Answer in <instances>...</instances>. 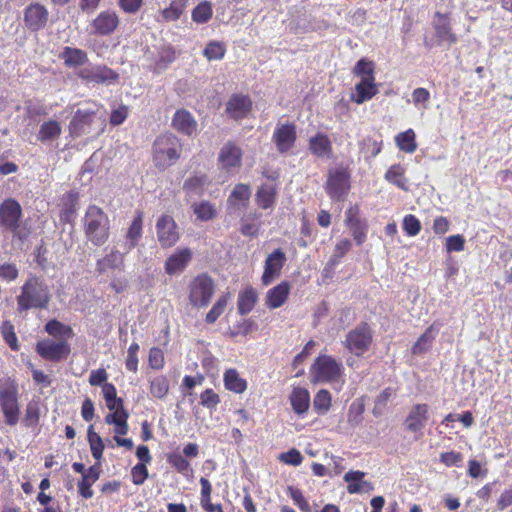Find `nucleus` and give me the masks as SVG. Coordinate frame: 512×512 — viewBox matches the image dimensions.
<instances>
[{"instance_id": "30", "label": "nucleus", "mask_w": 512, "mask_h": 512, "mask_svg": "<svg viewBox=\"0 0 512 512\" xmlns=\"http://www.w3.org/2000/svg\"><path fill=\"white\" fill-rule=\"evenodd\" d=\"M251 197V188L248 184H236L227 199L229 209L233 211L246 207Z\"/></svg>"}, {"instance_id": "23", "label": "nucleus", "mask_w": 512, "mask_h": 512, "mask_svg": "<svg viewBox=\"0 0 512 512\" xmlns=\"http://www.w3.org/2000/svg\"><path fill=\"white\" fill-rule=\"evenodd\" d=\"M242 157V149L235 142L228 141L219 152L218 162L222 169L230 171L241 166Z\"/></svg>"}, {"instance_id": "55", "label": "nucleus", "mask_w": 512, "mask_h": 512, "mask_svg": "<svg viewBox=\"0 0 512 512\" xmlns=\"http://www.w3.org/2000/svg\"><path fill=\"white\" fill-rule=\"evenodd\" d=\"M213 10L211 3L208 1L200 2L193 10H192V20L198 24L207 23L212 18Z\"/></svg>"}, {"instance_id": "33", "label": "nucleus", "mask_w": 512, "mask_h": 512, "mask_svg": "<svg viewBox=\"0 0 512 512\" xmlns=\"http://www.w3.org/2000/svg\"><path fill=\"white\" fill-rule=\"evenodd\" d=\"M308 146L310 152L319 158H329L333 151L331 140L326 134L321 132L309 138Z\"/></svg>"}, {"instance_id": "40", "label": "nucleus", "mask_w": 512, "mask_h": 512, "mask_svg": "<svg viewBox=\"0 0 512 512\" xmlns=\"http://www.w3.org/2000/svg\"><path fill=\"white\" fill-rule=\"evenodd\" d=\"M62 133L61 124L54 119L44 121L39 128L37 133V139L41 143H47L49 141L56 140Z\"/></svg>"}, {"instance_id": "59", "label": "nucleus", "mask_w": 512, "mask_h": 512, "mask_svg": "<svg viewBox=\"0 0 512 512\" xmlns=\"http://www.w3.org/2000/svg\"><path fill=\"white\" fill-rule=\"evenodd\" d=\"M463 454L458 451H447L442 452L439 456V461L445 466V467H461L463 463Z\"/></svg>"}, {"instance_id": "45", "label": "nucleus", "mask_w": 512, "mask_h": 512, "mask_svg": "<svg viewBox=\"0 0 512 512\" xmlns=\"http://www.w3.org/2000/svg\"><path fill=\"white\" fill-rule=\"evenodd\" d=\"M45 331L53 337H59L61 340L67 341L74 336L72 328L62 322L52 319L45 324Z\"/></svg>"}, {"instance_id": "25", "label": "nucleus", "mask_w": 512, "mask_h": 512, "mask_svg": "<svg viewBox=\"0 0 512 512\" xmlns=\"http://www.w3.org/2000/svg\"><path fill=\"white\" fill-rule=\"evenodd\" d=\"M290 291L291 284L287 280L280 282L267 291L265 296V305L269 309L280 308L288 300Z\"/></svg>"}, {"instance_id": "29", "label": "nucleus", "mask_w": 512, "mask_h": 512, "mask_svg": "<svg viewBox=\"0 0 512 512\" xmlns=\"http://www.w3.org/2000/svg\"><path fill=\"white\" fill-rule=\"evenodd\" d=\"M378 93L375 83V77L362 78L355 85V94L351 95V100L357 104H362L372 99Z\"/></svg>"}, {"instance_id": "7", "label": "nucleus", "mask_w": 512, "mask_h": 512, "mask_svg": "<svg viewBox=\"0 0 512 512\" xmlns=\"http://www.w3.org/2000/svg\"><path fill=\"white\" fill-rule=\"evenodd\" d=\"M373 343V331L367 322H360L356 327L350 330L343 346L357 357L363 356L368 352Z\"/></svg>"}, {"instance_id": "14", "label": "nucleus", "mask_w": 512, "mask_h": 512, "mask_svg": "<svg viewBox=\"0 0 512 512\" xmlns=\"http://www.w3.org/2000/svg\"><path fill=\"white\" fill-rule=\"evenodd\" d=\"M297 140L296 125L293 122L277 124L272 141L280 154H286L295 146Z\"/></svg>"}, {"instance_id": "5", "label": "nucleus", "mask_w": 512, "mask_h": 512, "mask_svg": "<svg viewBox=\"0 0 512 512\" xmlns=\"http://www.w3.org/2000/svg\"><path fill=\"white\" fill-rule=\"evenodd\" d=\"M324 189L333 201H343L351 189V170L349 166L341 164L329 169Z\"/></svg>"}, {"instance_id": "42", "label": "nucleus", "mask_w": 512, "mask_h": 512, "mask_svg": "<svg viewBox=\"0 0 512 512\" xmlns=\"http://www.w3.org/2000/svg\"><path fill=\"white\" fill-rule=\"evenodd\" d=\"M201 491H200V504L206 512H224L220 503L213 504L211 502L212 485L210 481L201 477L199 480Z\"/></svg>"}, {"instance_id": "17", "label": "nucleus", "mask_w": 512, "mask_h": 512, "mask_svg": "<svg viewBox=\"0 0 512 512\" xmlns=\"http://www.w3.org/2000/svg\"><path fill=\"white\" fill-rule=\"evenodd\" d=\"M286 260V254L281 248H277L272 253L268 254L264 263V271L261 276V282L264 286L270 285L281 275V271Z\"/></svg>"}, {"instance_id": "50", "label": "nucleus", "mask_w": 512, "mask_h": 512, "mask_svg": "<svg viewBox=\"0 0 512 512\" xmlns=\"http://www.w3.org/2000/svg\"><path fill=\"white\" fill-rule=\"evenodd\" d=\"M332 405L331 393L326 389H320L313 398V408L319 415L326 414Z\"/></svg>"}, {"instance_id": "6", "label": "nucleus", "mask_w": 512, "mask_h": 512, "mask_svg": "<svg viewBox=\"0 0 512 512\" xmlns=\"http://www.w3.org/2000/svg\"><path fill=\"white\" fill-rule=\"evenodd\" d=\"M215 293V282L207 273H200L188 284V300L194 308H205Z\"/></svg>"}, {"instance_id": "8", "label": "nucleus", "mask_w": 512, "mask_h": 512, "mask_svg": "<svg viewBox=\"0 0 512 512\" xmlns=\"http://www.w3.org/2000/svg\"><path fill=\"white\" fill-rule=\"evenodd\" d=\"M315 382L331 383L337 381L343 373V365L332 356L320 354L311 367Z\"/></svg>"}, {"instance_id": "22", "label": "nucleus", "mask_w": 512, "mask_h": 512, "mask_svg": "<svg viewBox=\"0 0 512 512\" xmlns=\"http://www.w3.org/2000/svg\"><path fill=\"white\" fill-rule=\"evenodd\" d=\"M96 119V112L92 110L78 109L69 122V133L72 137H80L89 133Z\"/></svg>"}, {"instance_id": "12", "label": "nucleus", "mask_w": 512, "mask_h": 512, "mask_svg": "<svg viewBox=\"0 0 512 512\" xmlns=\"http://www.w3.org/2000/svg\"><path fill=\"white\" fill-rule=\"evenodd\" d=\"M49 21V11L39 2L30 3L23 12L24 26L30 32H38L44 29Z\"/></svg>"}, {"instance_id": "58", "label": "nucleus", "mask_w": 512, "mask_h": 512, "mask_svg": "<svg viewBox=\"0 0 512 512\" xmlns=\"http://www.w3.org/2000/svg\"><path fill=\"white\" fill-rule=\"evenodd\" d=\"M287 491L294 504L297 505L302 512H311V506L299 488L288 486Z\"/></svg>"}, {"instance_id": "9", "label": "nucleus", "mask_w": 512, "mask_h": 512, "mask_svg": "<svg viewBox=\"0 0 512 512\" xmlns=\"http://www.w3.org/2000/svg\"><path fill=\"white\" fill-rule=\"evenodd\" d=\"M199 455V445L188 443L183 452L174 450L166 454V461L177 473L188 478L193 473V468L187 458H196Z\"/></svg>"}, {"instance_id": "4", "label": "nucleus", "mask_w": 512, "mask_h": 512, "mask_svg": "<svg viewBox=\"0 0 512 512\" xmlns=\"http://www.w3.org/2000/svg\"><path fill=\"white\" fill-rule=\"evenodd\" d=\"M0 408L7 425L15 426L19 422V390L17 383L11 378L0 380Z\"/></svg>"}, {"instance_id": "49", "label": "nucleus", "mask_w": 512, "mask_h": 512, "mask_svg": "<svg viewBox=\"0 0 512 512\" xmlns=\"http://www.w3.org/2000/svg\"><path fill=\"white\" fill-rule=\"evenodd\" d=\"M230 300V294L224 293L220 295L217 301L213 304L211 309L208 311L205 317V322L207 324H214L218 318L224 313L228 302Z\"/></svg>"}, {"instance_id": "20", "label": "nucleus", "mask_w": 512, "mask_h": 512, "mask_svg": "<svg viewBox=\"0 0 512 512\" xmlns=\"http://www.w3.org/2000/svg\"><path fill=\"white\" fill-rule=\"evenodd\" d=\"M429 420V406L426 403H418L412 406L408 412L404 425L407 431L421 432Z\"/></svg>"}, {"instance_id": "24", "label": "nucleus", "mask_w": 512, "mask_h": 512, "mask_svg": "<svg viewBox=\"0 0 512 512\" xmlns=\"http://www.w3.org/2000/svg\"><path fill=\"white\" fill-rule=\"evenodd\" d=\"M171 126L178 133L191 137L196 133L198 124L191 112L181 108L174 113Z\"/></svg>"}, {"instance_id": "38", "label": "nucleus", "mask_w": 512, "mask_h": 512, "mask_svg": "<svg viewBox=\"0 0 512 512\" xmlns=\"http://www.w3.org/2000/svg\"><path fill=\"white\" fill-rule=\"evenodd\" d=\"M406 169L401 164L391 165L384 174V178L387 182L395 185L397 188L408 191V179L405 176Z\"/></svg>"}, {"instance_id": "34", "label": "nucleus", "mask_w": 512, "mask_h": 512, "mask_svg": "<svg viewBox=\"0 0 512 512\" xmlns=\"http://www.w3.org/2000/svg\"><path fill=\"white\" fill-rule=\"evenodd\" d=\"M258 301V293L252 286L242 289L237 298V310L240 315L250 313Z\"/></svg>"}, {"instance_id": "54", "label": "nucleus", "mask_w": 512, "mask_h": 512, "mask_svg": "<svg viewBox=\"0 0 512 512\" xmlns=\"http://www.w3.org/2000/svg\"><path fill=\"white\" fill-rule=\"evenodd\" d=\"M0 331L5 343L10 347V349L12 351H18L20 349V345L12 322L9 320L3 321Z\"/></svg>"}, {"instance_id": "41", "label": "nucleus", "mask_w": 512, "mask_h": 512, "mask_svg": "<svg viewBox=\"0 0 512 512\" xmlns=\"http://www.w3.org/2000/svg\"><path fill=\"white\" fill-rule=\"evenodd\" d=\"M209 183L205 173L194 174L188 177L183 183V190L186 195L202 196L206 185Z\"/></svg>"}, {"instance_id": "26", "label": "nucleus", "mask_w": 512, "mask_h": 512, "mask_svg": "<svg viewBox=\"0 0 512 512\" xmlns=\"http://www.w3.org/2000/svg\"><path fill=\"white\" fill-rule=\"evenodd\" d=\"M366 473L363 471L350 470L344 475V481L347 483V492L349 494L369 493L374 490L371 482L364 480Z\"/></svg>"}, {"instance_id": "36", "label": "nucleus", "mask_w": 512, "mask_h": 512, "mask_svg": "<svg viewBox=\"0 0 512 512\" xmlns=\"http://www.w3.org/2000/svg\"><path fill=\"white\" fill-rule=\"evenodd\" d=\"M188 5V0H171L168 7L160 11L158 22H175L184 14Z\"/></svg>"}, {"instance_id": "21", "label": "nucleus", "mask_w": 512, "mask_h": 512, "mask_svg": "<svg viewBox=\"0 0 512 512\" xmlns=\"http://www.w3.org/2000/svg\"><path fill=\"white\" fill-rule=\"evenodd\" d=\"M193 257L192 250L188 247L179 248L165 261V273L173 276L184 272Z\"/></svg>"}, {"instance_id": "18", "label": "nucleus", "mask_w": 512, "mask_h": 512, "mask_svg": "<svg viewBox=\"0 0 512 512\" xmlns=\"http://www.w3.org/2000/svg\"><path fill=\"white\" fill-rule=\"evenodd\" d=\"M22 217V208L13 198L4 200L0 205V225L15 232L19 228Z\"/></svg>"}, {"instance_id": "47", "label": "nucleus", "mask_w": 512, "mask_h": 512, "mask_svg": "<svg viewBox=\"0 0 512 512\" xmlns=\"http://www.w3.org/2000/svg\"><path fill=\"white\" fill-rule=\"evenodd\" d=\"M169 388V381L165 375H157L149 380V392L154 398L163 399Z\"/></svg>"}, {"instance_id": "15", "label": "nucleus", "mask_w": 512, "mask_h": 512, "mask_svg": "<svg viewBox=\"0 0 512 512\" xmlns=\"http://www.w3.org/2000/svg\"><path fill=\"white\" fill-rule=\"evenodd\" d=\"M432 27L434 29L438 44L447 43L448 46H452L458 42L457 35L452 29L451 16L449 12L442 13L436 11L434 13Z\"/></svg>"}, {"instance_id": "16", "label": "nucleus", "mask_w": 512, "mask_h": 512, "mask_svg": "<svg viewBox=\"0 0 512 512\" xmlns=\"http://www.w3.org/2000/svg\"><path fill=\"white\" fill-rule=\"evenodd\" d=\"M119 24L120 19L115 11H101L90 23L91 34L109 36L117 30Z\"/></svg>"}, {"instance_id": "51", "label": "nucleus", "mask_w": 512, "mask_h": 512, "mask_svg": "<svg viewBox=\"0 0 512 512\" xmlns=\"http://www.w3.org/2000/svg\"><path fill=\"white\" fill-rule=\"evenodd\" d=\"M226 50L224 42L211 40L206 44L203 50V56L208 61L222 60L226 54Z\"/></svg>"}, {"instance_id": "62", "label": "nucleus", "mask_w": 512, "mask_h": 512, "mask_svg": "<svg viewBox=\"0 0 512 512\" xmlns=\"http://www.w3.org/2000/svg\"><path fill=\"white\" fill-rule=\"evenodd\" d=\"M200 403L202 406L212 410L220 403V397L212 388H207L200 394Z\"/></svg>"}, {"instance_id": "37", "label": "nucleus", "mask_w": 512, "mask_h": 512, "mask_svg": "<svg viewBox=\"0 0 512 512\" xmlns=\"http://www.w3.org/2000/svg\"><path fill=\"white\" fill-rule=\"evenodd\" d=\"M97 271L99 273H105L108 270H123L124 257L118 250H111L110 253L106 254L102 259L97 261Z\"/></svg>"}, {"instance_id": "1", "label": "nucleus", "mask_w": 512, "mask_h": 512, "mask_svg": "<svg viewBox=\"0 0 512 512\" xmlns=\"http://www.w3.org/2000/svg\"><path fill=\"white\" fill-rule=\"evenodd\" d=\"M51 299L50 290L44 279L30 274L17 296V310L19 312L30 309H46Z\"/></svg>"}, {"instance_id": "28", "label": "nucleus", "mask_w": 512, "mask_h": 512, "mask_svg": "<svg viewBox=\"0 0 512 512\" xmlns=\"http://www.w3.org/2000/svg\"><path fill=\"white\" fill-rule=\"evenodd\" d=\"M79 194L70 190L63 195L59 219L63 224H72L78 209Z\"/></svg>"}, {"instance_id": "35", "label": "nucleus", "mask_w": 512, "mask_h": 512, "mask_svg": "<svg viewBox=\"0 0 512 512\" xmlns=\"http://www.w3.org/2000/svg\"><path fill=\"white\" fill-rule=\"evenodd\" d=\"M224 387L233 393L242 394L247 390V381L235 368L227 369L223 374Z\"/></svg>"}, {"instance_id": "46", "label": "nucleus", "mask_w": 512, "mask_h": 512, "mask_svg": "<svg viewBox=\"0 0 512 512\" xmlns=\"http://www.w3.org/2000/svg\"><path fill=\"white\" fill-rule=\"evenodd\" d=\"M176 59V51L172 46L162 47L154 62L153 71L159 73L168 68Z\"/></svg>"}, {"instance_id": "11", "label": "nucleus", "mask_w": 512, "mask_h": 512, "mask_svg": "<svg viewBox=\"0 0 512 512\" xmlns=\"http://www.w3.org/2000/svg\"><path fill=\"white\" fill-rule=\"evenodd\" d=\"M77 76L90 83L112 85L119 81V74L106 65L85 67L77 72Z\"/></svg>"}, {"instance_id": "48", "label": "nucleus", "mask_w": 512, "mask_h": 512, "mask_svg": "<svg viewBox=\"0 0 512 512\" xmlns=\"http://www.w3.org/2000/svg\"><path fill=\"white\" fill-rule=\"evenodd\" d=\"M87 440L90 446L91 454L95 460L101 461L105 449L102 438L94 431L93 425H90L87 430Z\"/></svg>"}, {"instance_id": "19", "label": "nucleus", "mask_w": 512, "mask_h": 512, "mask_svg": "<svg viewBox=\"0 0 512 512\" xmlns=\"http://www.w3.org/2000/svg\"><path fill=\"white\" fill-rule=\"evenodd\" d=\"M252 106L253 102L250 96L235 93L229 97L226 103L225 112L229 118L238 121L248 116L252 110Z\"/></svg>"}, {"instance_id": "61", "label": "nucleus", "mask_w": 512, "mask_h": 512, "mask_svg": "<svg viewBox=\"0 0 512 512\" xmlns=\"http://www.w3.org/2000/svg\"><path fill=\"white\" fill-rule=\"evenodd\" d=\"M368 227L367 220L347 227L357 245H362L366 241Z\"/></svg>"}, {"instance_id": "44", "label": "nucleus", "mask_w": 512, "mask_h": 512, "mask_svg": "<svg viewBox=\"0 0 512 512\" xmlns=\"http://www.w3.org/2000/svg\"><path fill=\"white\" fill-rule=\"evenodd\" d=\"M395 142L397 147L403 152L412 154L417 150L416 135L411 128L397 134Z\"/></svg>"}, {"instance_id": "52", "label": "nucleus", "mask_w": 512, "mask_h": 512, "mask_svg": "<svg viewBox=\"0 0 512 512\" xmlns=\"http://www.w3.org/2000/svg\"><path fill=\"white\" fill-rule=\"evenodd\" d=\"M352 243L347 238H341L337 241L335 244L333 253L328 261V265L330 266H336L338 265L341 260L345 257V255L351 250Z\"/></svg>"}, {"instance_id": "39", "label": "nucleus", "mask_w": 512, "mask_h": 512, "mask_svg": "<svg viewBox=\"0 0 512 512\" xmlns=\"http://www.w3.org/2000/svg\"><path fill=\"white\" fill-rule=\"evenodd\" d=\"M437 334L438 328L435 326V324H431L413 344L411 353L413 355H420L427 352L432 347L433 341L435 340Z\"/></svg>"}, {"instance_id": "57", "label": "nucleus", "mask_w": 512, "mask_h": 512, "mask_svg": "<svg viewBox=\"0 0 512 512\" xmlns=\"http://www.w3.org/2000/svg\"><path fill=\"white\" fill-rule=\"evenodd\" d=\"M402 228L407 236L414 237L420 233L422 225L415 215L407 214L403 218Z\"/></svg>"}, {"instance_id": "31", "label": "nucleus", "mask_w": 512, "mask_h": 512, "mask_svg": "<svg viewBox=\"0 0 512 512\" xmlns=\"http://www.w3.org/2000/svg\"><path fill=\"white\" fill-rule=\"evenodd\" d=\"M59 58L63 60V63L66 67L71 69L81 67L89 60L86 51L70 46H65L62 49L61 53L59 54Z\"/></svg>"}, {"instance_id": "63", "label": "nucleus", "mask_w": 512, "mask_h": 512, "mask_svg": "<svg viewBox=\"0 0 512 512\" xmlns=\"http://www.w3.org/2000/svg\"><path fill=\"white\" fill-rule=\"evenodd\" d=\"M149 472L147 469V464L144 463H137L135 466L131 469V478L132 483L134 485L140 486L144 484V482L148 479Z\"/></svg>"}, {"instance_id": "3", "label": "nucleus", "mask_w": 512, "mask_h": 512, "mask_svg": "<svg viewBox=\"0 0 512 512\" xmlns=\"http://www.w3.org/2000/svg\"><path fill=\"white\" fill-rule=\"evenodd\" d=\"M181 140L172 133L159 135L152 146V160L159 170H166L174 165L182 153Z\"/></svg>"}, {"instance_id": "2", "label": "nucleus", "mask_w": 512, "mask_h": 512, "mask_svg": "<svg viewBox=\"0 0 512 512\" xmlns=\"http://www.w3.org/2000/svg\"><path fill=\"white\" fill-rule=\"evenodd\" d=\"M83 231L94 246L104 245L110 236V220L102 208L90 204L83 218Z\"/></svg>"}, {"instance_id": "56", "label": "nucleus", "mask_w": 512, "mask_h": 512, "mask_svg": "<svg viewBox=\"0 0 512 512\" xmlns=\"http://www.w3.org/2000/svg\"><path fill=\"white\" fill-rule=\"evenodd\" d=\"M353 73L362 78L375 77V63L366 58H361L354 66Z\"/></svg>"}, {"instance_id": "60", "label": "nucleus", "mask_w": 512, "mask_h": 512, "mask_svg": "<svg viewBox=\"0 0 512 512\" xmlns=\"http://www.w3.org/2000/svg\"><path fill=\"white\" fill-rule=\"evenodd\" d=\"M40 419V409L37 403H28L25 409L23 423L26 427H34Z\"/></svg>"}, {"instance_id": "64", "label": "nucleus", "mask_w": 512, "mask_h": 512, "mask_svg": "<svg viewBox=\"0 0 512 512\" xmlns=\"http://www.w3.org/2000/svg\"><path fill=\"white\" fill-rule=\"evenodd\" d=\"M278 459L284 464L299 466L303 461V456L298 449L292 448L287 452L281 453Z\"/></svg>"}, {"instance_id": "32", "label": "nucleus", "mask_w": 512, "mask_h": 512, "mask_svg": "<svg viewBox=\"0 0 512 512\" xmlns=\"http://www.w3.org/2000/svg\"><path fill=\"white\" fill-rule=\"evenodd\" d=\"M292 410L297 415H304L310 407V393L304 387H294L289 395Z\"/></svg>"}, {"instance_id": "13", "label": "nucleus", "mask_w": 512, "mask_h": 512, "mask_svg": "<svg viewBox=\"0 0 512 512\" xmlns=\"http://www.w3.org/2000/svg\"><path fill=\"white\" fill-rule=\"evenodd\" d=\"M157 239L162 248H170L174 246L179 238L177 223L170 215H161L156 222Z\"/></svg>"}, {"instance_id": "53", "label": "nucleus", "mask_w": 512, "mask_h": 512, "mask_svg": "<svg viewBox=\"0 0 512 512\" xmlns=\"http://www.w3.org/2000/svg\"><path fill=\"white\" fill-rule=\"evenodd\" d=\"M192 209L197 219L201 221H209L216 217V208L209 201H201L192 204Z\"/></svg>"}, {"instance_id": "27", "label": "nucleus", "mask_w": 512, "mask_h": 512, "mask_svg": "<svg viewBox=\"0 0 512 512\" xmlns=\"http://www.w3.org/2000/svg\"><path fill=\"white\" fill-rule=\"evenodd\" d=\"M278 185L275 183L261 184L255 193V202L260 209H272L277 201Z\"/></svg>"}, {"instance_id": "10", "label": "nucleus", "mask_w": 512, "mask_h": 512, "mask_svg": "<svg viewBox=\"0 0 512 512\" xmlns=\"http://www.w3.org/2000/svg\"><path fill=\"white\" fill-rule=\"evenodd\" d=\"M35 350L40 357L51 362L64 360L71 352L70 345L67 341L60 340L59 342H54L50 339L38 341Z\"/></svg>"}, {"instance_id": "43", "label": "nucleus", "mask_w": 512, "mask_h": 512, "mask_svg": "<svg viewBox=\"0 0 512 512\" xmlns=\"http://www.w3.org/2000/svg\"><path fill=\"white\" fill-rule=\"evenodd\" d=\"M143 218V211L137 210L126 234V238L128 240V250L133 249L137 245L139 239L142 236Z\"/></svg>"}]
</instances>
